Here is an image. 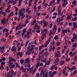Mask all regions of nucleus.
I'll list each match as a JSON object with an SVG mask.
<instances>
[{"label": "nucleus", "instance_id": "nucleus-1", "mask_svg": "<svg viewBox=\"0 0 77 77\" xmlns=\"http://www.w3.org/2000/svg\"><path fill=\"white\" fill-rule=\"evenodd\" d=\"M16 50H17V48L15 47L14 46H12L11 48V51H14L15 53L16 52Z\"/></svg>", "mask_w": 77, "mask_h": 77}, {"label": "nucleus", "instance_id": "nucleus-2", "mask_svg": "<svg viewBox=\"0 0 77 77\" xmlns=\"http://www.w3.org/2000/svg\"><path fill=\"white\" fill-rule=\"evenodd\" d=\"M30 61V60H29V58H28L25 60V62L26 63H29Z\"/></svg>", "mask_w": 77, "mask_h": 77}, {"label": "nucleus", "instance_id": "nucleus-3", "mask_svg": "<svg viewBox=\"0 0 77 77\" xmlns=\"http://www.w3.org/2000/svg\"><path fill=\"white\" fill-rule=\"evenodd\" d=\"M60 60V59L59 58H57L54 61V64H56V63H58L59 62V61Z\"/></svg>", "mask_w": 77, "mask_h": 77}, {"label": "nucleus", "instance_id": "nucleus-4", "mask_svg": "<svg viewBox=\"0 0 77 77\" xmlns=\"http://www.w3.org/2000/svg\"><path fill=\"white\" fill-rule=\"evenodd\" d=\"M65 63V61L64 60H62L60 63V65L63 66V64Z\"/></svg>", "mask_w": 77, "mask_h": 77}, {"label": "nucleus", "instance_id": "nucleus-5", "mask_svg": "<svg viewBox=\"0 0 77 77\" xmlns=\"http://www.w3.org/2000/svg\"><path fill=\"white\" fill-rule=\"evenodd\" d=\"M43 24L44 25V27H46L48 25V22L44 21Z\"/></svg>", "mask_w": 77, "mask_h": 77}, {"label": "nucleus", "instance_id": "nucleus-6", "mask_svg": "<svg viewBox=\"0 0 77 77\" xmlns=\"http://www.w3.org/2000/svg\"><path fill=\"white\" fill-rule=\"evenodd\" d=\"M20 68L22 72H26V70L24 69H23V67L22 66L20 67Z\"/></svg>", "mask_w": 77, "mask_h": 77}, {"label": "nucleus", "instance_id": "nucleus-7", "mask_svg": "<svg viewBox=\"0 0 77 77\" xmlns=\"http://www.w3.org/2000/svg\"><path fill=\"white\" fill-rule=\"evenodd\" d=\"M77 44L76 43H73V45H72L73 48H75L77 47Z\"/></svg>", "mask_w": 77, "mask_h": 77}, {"label": "nucleus", "instance_id": "nucleus-8", "mask_svg": "<svg viewBox=\"0 0 77 77\" xmlns=\"http://www.w3.org/2000/svg\"><path fill=\"white\" fill-rule=\"evenodd\" d=\"M62 32L63 34L65 33H66L67 32H68V30L67 29H63L62 30Z\"/></svg>", "mask_w": 77, "mask_h": 77}, {"label": "nucleus", "instance_id": "nucleus-9", "mask_svg": "<svg viewBox=\"0 0 77 77\" xmlns=\"http://www.w3.org/2000/svg\"><path fill=\"white\" fill-rule=\"evenodd\" d=\"M56 27H57V25H54L53 29V30L54 31L56 30V29H57V28H56Z\"/></svg>", "mask_w": 77, "mask_h": 77}, {"label": "nucleus", "instance_id": "nucleus-10", "mask_svg": "<svg viewBox=\"0 0 77 77\" xmlns=\"http://www.w3.org/2000/svg\"><path fill=\"white\" fill-rule=\"evenodd\" d=\"M50 41H51V39L50 38H48V40L46 42V43L47 44H48L50 42Z\"/></svg>", "mask_w": 77, "mask_h": 77}, {"label": "nucleus", "instance_id": "nucleus-11", "mask_svg": "<svg viewBox=\"0 0 77 77\" xmlns=\"http://www.w3.org/2000/svg\"><path fill=\"white\" fill-rule=\"evenodd\" d=\"M73 38L74 39H75L76 42H77V35H76L73 37Z\"/></svg>", "mask_w": 77, "mask_h": 77}, {"label": "nucleus", "instance_id": "nucleus-12", "mask_svg": "<svg viewBox=\"0 0 77 77\" xmlns=\"http://www.w3.org/2000/svg\"><path fill=\"white\" fill-rule=\"evenodd\" d=\"M44 49H43L40 51L39 53V55H42V53H44Z\"/></svg>", "mask_w": 77, "mask_h": 77}, {"label": "nucleus", "instance_id": "nucleus-13", "mask_svg": "<svg viewBox=\"0 0 77 77\" xmlns=\"http://www.w3.org/2000/svg\"><path fill=\"white\" fill-rule=\"evenodd\" d=\"M2 69H5V67H3V66L1 65L0 66V70H2Z\"/></svg>", "mask_w": 77, "mask_h": 77}, {"label": "nucleus", "instance_id": "nucleus-14", "mask_svg": "<svg viewBox=\"0 0 77 77\" xmlns=\"http://www.w3.org/2000/svg\"><path fill=\"white\" fill-rule=\"evenodd\" d=\"M77 16H75L74 18H72V21H76L77 20Z\"/></svg>", "mask_w": 77, "mask_h": 77}, {"label": "nucleus", "instance_id": "nucleus-15", "mask_svg": "<svg viewBox=\"0 0 77 77\" xmlns=\"http://www.w3.org/2000/svg\"><path fill=\"white\" fill-rule=\"evenodd\" d=\"M66 2H64V3H62V5H63V8H65L66 7Z\"/></svg>", "mask_w": 77, "mask_h": 77}, {"label": "nucleus", "instance_id": "nucleus-16", "mask_svg": "<svg viewBox=\"0 0 77 77\" xmlns=\"http://www.w3.org/2000/svg\"><path fill=\"white\" fill-rule=\"evenodd\" d=\"M60 55V54L59 53H56L55 55V56L56 57H58Z\"/></svg>", "mask_w": 77, "mask_h": 77}, {"label": "nucleus", "instance_id": "nucleus-17", "mask_svg": "<svg viewBox=\"0 0 77 77\" xmlns=\"http://www.w3.org/2000/svg\"><path fill=\"white\" fill-rule=\"evenodd\" d=\"M40 64V63H37V64L35 65V67L38 68V66L39 67L40 66V65H39Z\"/></svg>", "mask_w": 77, "mask_h": 77}, {"label": "nucleus", "instance_id": "nucleus-18", "mask_svg": "<svg viewBox=\"0 0 77 77\" xmlns=\"http://www.w3.org/2000/svg\"><path fill=\"white\" fill-rule=\"evenodd\" d=\"M75 68H76V67H75V66H74L73 67L71 68V71H72V70H74V69H75Z\"/></svg>", "mask_w": 77, "mask_h": 77}, {"label": "nucleus", "instance_id": "nucleus-19", "mask_svg": "<svg viewBox=\"0 0 77 77\" xmlns=\"http://www.w3.org/2000/svg\"><path fill=\"white\" fill-rule=\"evenodd\" d=\"M24 62V59H21L20 60V63L21 64H23Z\"/></svg>", "mask_w": 77, "mask_h": 77}, {"label": "nucleus", "instance_id": "nucleus-20", "mask_svg": "<svg viewBox=\"0 0 77 77\" xmlns=\"http://www.w3.org/2000/svg\"><path fill=\"white\" fill-rule=\"evenodd\" d=\"M56 10V8H55V7H54V8L53 9L50 11V13H52V12H53L54 11Z\"/></svg>", "mask_w": 77, "mask_h": 77}, {"label": "nucleus", "instance_id": "nucleus-21", "mask_svg": "<svg viewBox=\"0 0 77 77\" xmlns=\"http://www.w3.org/2000/svg\"><path fill=\"white\" fill-rule=\"evenodd\" d=\"M72 4L74 5L75 6H76V1L75 0L73 1L72 2Z\"/></svg>", "mask_w": 77, "mask_h": 77}, {"label": "nucleus", "instance_id": "nucleus-22", "mask_svg": "<svg viewBox=\"0 0 77 77\" xmlns=\"http://www.w3.org/2000/svg\"><path fill=\"white\" fill-rule=\"evenodd\" d=\"M39 75H40L39 73L38 72L36 74L35 76V77H39Z\"/></svg>", "mask_w": 77, "mask_h": 77}, {"label": "nucleus", "instance_id": "nucleus-23", "mask_svg": "<svg viewBox=\"0 0 77 77\" xmlns=\"http://www.w3.org/2000/svg\"><path fill=\"white\" fill-rule=\"evenodd\" d=\"M73 26L75 28V26L76 25V23L75 22H73Z\"/></svg>", "mask_w": 77, "mask_h": 77}, {"label": "nucleus", "instance_id": "nucleus-24", "mask_svg": "<svg viewBox=\"0 0 77 77\" xmlns=\"http://www.w3.org/2000/svg\"><path fill=\"white\" fill-rule=\"evenodd\" d=\"M27 34H25L23 36V39H25L27 37Z\"/></svg>", "mask_w": 77, "mask_h": 77}, {"label": "nucleus", "instance_id": "nucleus-25", "mask_svg": "<svg viewBox=\"0 0 77 77\" xmlns=\"http://www.w3.org/2000/svg\"><path fill=\"white\" fill-rule=\"evenodd\" d=\"M65 15H63V17H62L61 18L60 21H63V18H64V17H65Z\"/></svg>", "mask_w": 77, "mask_h": 77}, {"label": "nucleus", "instance_id": "nucleus-26", "mask_svg": "<svg viewBox=\"0 0 77 77\" xmlns=\"http://www.w3.org/2000/svg\"><path fill=\"white\" fill-rule=\"evenodd\" d=\"M14 58H11V59H10L9 61V63L10 62H13V61H14Z\"/></svg>", "mask_w": 77, "mask_h": 77}, {"label": "nucleus", "instance_id": "nucleus-27", "mask_svg": "<svg viewBox=\"0 0 77 77\" xmlns=\"http://www.w3.org/2000/svg\"><path fill=\"white\" fill-rule=\"evenodd\" d=\"M2 15H3V17H5V15H6V13L5 12L3 11L2 13Z\"/></svg>", "mask_w": 77, "mask_h": 77}, {"label": "nucleus", "instance_id": "nucleus-28", "mask_svg": "<svg viewBox=\"0 0 77 77\" xmlns=\"http://www.w3.org/2000/svg\"><path fill=\"white\" fill-rule=\"evenodd\" d=\"M70 18H71V16H70L69 15H68L67 17V20H69Z\"/></svg>", "mask_w": 77, "mask_h": 77}, {"label": "nucleus", "instance_id": "nucleus-29", "mask_svg": "<svg viewBox=\"0 0 77 77\" xmlns=\"http://www.w3.org/2000/svg\"><path fill=\"white\" fill-rule=\"evenodd\" d=\"M26 53V55H30V54H31V52L29 51H29H28Z\"/></svg>", "mask_w": 77, "mask_h": 77}, {"label": "nucleus", "instance_id": "nucleus-30", "mask_svg": "<svg viewBox=\"0 0 77 77\" xmlns=\"http://www.w3.org/2000/svg\"><path fill=\"white\" fill-rule=\"evenodd\" d=\"M44 72V70H42L41 71V72L40 73V76H41L42 75V74H43Z\"/></svg>", "mask_w": 77, "mask_h": 77}, {"label": "nucleus", "instance_id": "nucleus-31", "mask_svg": "<svg viewBox=\"0 0 77 77\" xmlns=\"http://www.w3.org/2000/svg\"><path fill=\"white\" fill-rule=\"evenodd\" d=\"M44 72V70H42L41 71V72L40 73V76H41L42 75V74H43Z\"/></svg>", "mask_w": 77, "mask_h": 77}, {"label": "nucleus", "instance_id": "nucleus-32", "mask_svg": "<svg viewBox=\"0 0 77 77\" xmlns=\"http://www.w3.org/2000/svg\"><path fill=\"white\" fill-rule=\"evenodd\" d=\"M41 39L42 41V40H44V35H42L41 36Z\"/></svg>", "mask_w": 77, "mask_h": 77}, {"label": "nucleus", "instance_id": "nucleus-33", "mask_svg": "<svg viewBox=\"0 0 77 77\" xmlns=\"http://www.w3.org/2000/svg\"><path fill=\"white\" fill-rule=\"evenodd\" d=\"M48 5V4H47V3H45L44 4V6L45 7V8H47V6Z\"/></svg>", "mask_w": 77, "mask_h": 77}, {"label": "nucleus", "instance_id": "nucleus-34", "mask_svg": "<svg viewBox=\"0 0 77 77\" xmlns=\"http://www.w3.org/2000/svg\"><path fill=\"white\" fill-rule=\"evenodd\" d=\"M77 70H75L74 71V72H73V75H75V74H76V73H77Z\"/></svg>", "mask_w": 77, "mask_h": 77}, {"label": "nucleus", "instance_id": "nucleus-35", "mask_svg": "<svg viewBox=\"0 0 77 77\" xmlns=\"http://www.w3.org/2000/svg\"><path fill=\"white\" fill-rule=\"evenodd\" d=\"M57 38H58V35H55L54 37V39L55 40H57Z\"/></svg>", "mask_w": 77, "mask_h": 77}, {"label": "nucleus", "instance_id": "nucleus-36", "mask_svg": "<svg viewBox=\"0 0 77 77\" xmlns=\"http://www.w3.org/2000/svg\"><path fill=\"white\" fill-rule=\"evenodd\" d=\"M1 65H2L3 66L5 64V61H2V62L1 63Z\"/></svg>", "mask_w": 77, "mask_h": 77}, {"label": "nucleus", "instance_id": "nucleus-37", "mask_svg": "<svg viewBox=\"0 0 77 77\" xmlns=\"http://www.w3.org/2000/svg\"><path fill=\"white\" fill-rule=\"evenodd\" d=\"M29 10H30L29 8H27L26 9V12L28 13Z\"/></svg>", "mask_w": 77, "mask_h": 77}, {"label": "nucleus", "instance_id": "nucleus-38", "mask_svg": "<svg viewBox=\"0 0 77 77\" xmlns=\"http://www.w3.org/2000/svg\"><path fill=\"white\" fill-rule=\"evenodd\" d=\"M40 15H41V14L40 13H38V12H37L36 13V16H38V17H39V16H40Z\"/></svg>", "mask_w": 77, "mask_h": 77}, {"label": "nucleus", "instance_id": "nucleus-39", "mask_svg": "<svg viewBox=\"0 0 77 77\" xmlns=\"http://www.w3.org/2000/svg\"><path fill=\"white\" fill-rule=\"evenodd\" d=\"M31 48H32V47H31V45H30L27 48V50L29 51V50H30Z\"/></svg>", "mask_w": 77, "mask_h": 77}, {"label": "nucleus", "instance_id": "nucleus-40", "mask_svg": "<svg viewBox=\"0 0 77 77\" xmlns=\"http://www.w3.org/2000/svg\"><path fill=\"white\" fill-rule=\"evenodd\" d=\"M15 66V65L14 64H13L11 66V68H14Z\"/></svg>", "mask_w": 77, "mask_h": 77}, {"label": "nucleus", "instance_id": "nucleus-41", "mask_svg": "<svg viewBox=\"0 0 77 77\" xmlns=\"http://www.w3.org/2000/svg\"><path fill=\"white\" fill-rule=\"evenodd\" d=\"M58 14L60 15V12H61V10H59V9H58Z\"/></svg>", "mask_w": 77, "mask_h": 77}, {"label": "nucleus", "instance_id": "nucleus-42", "mask_svg": "<svg viewBox=\"0 0 77 77\" xmlns=\"http://www.w3.org/2000/svg\"><path fill=\"white\" fill-rule=\"evenodd\" d=\"M26 30H27V29H24L23 30V33H26V32H27Z\"/></svg>", "mask_w": 77, "mask_h": 77}, {"label": "nucleus", "instance_id": "nucleus-43", "mask_svg": "<svg viewBox=\"0 0 77 77\" xmlns=\"http://www.w3.org/2000/svg\"><path fill=\"white\" fill-rule=\"evenodd\" d=\"M53 23H51L50 26H49V27L50 28V29H51V28H52V27H53Z\"/></svg>", "mask_w": 77, "mask_h": 77}, {"label": "nucleus", "instance_id": "nucleus-44", "mask_svg": "<svg viewBox=\"0 0 77 77\" xmlns=\"http://www.w3.org/2000/svg\"><path fill=\"white\" fill-rule=\"evenodd\" d=\"M23 12V11H22V10H20L19 11V14L18 15H20V14H21Z\"/></svg>", "mask_w": 77, "mask_h": 77}, {"label": "nucleus", "instance_id": "nucleus-45", "mask_svg": "<svg viewBox=\"0 0 77 77\" xmlns=\"http://www.w3.org/2000/svg\"><path fill=\"white\" fill-rule=\"evenodd\" d=\"M2 61H5L6 60V58L5 57H2Z\"/></svg>", "mask_w": 77, "mask_h": 77}, {"label": "nucleus", "instance_id": "nucleus-46", "mask_svg": "<svg viewBox=\"0 0 77 77\" xmlns=\"http://www.w3.org/2000/svg\"><path fill=\"white\" fill-rule=\"evenodd\" d=\"M48 55V52L46 51L45 53V56H47V55Z\"/></svg>", "mask_w": 77, "mask_h": 77}, {"label": "nucleus", "instance_id": "nucleus-47", "mask_svg": "<svg viewBox=\"0 0 77 77\" xmlns=\"http://www.w3.org/2000/svg\"><path fill=\"white\" fill-rule=\"evenodd\" d=\"M21 31H19L18 32H17L16 33V35H19V34H20V33H21Z\"/></svg>", "mask_w": 77, "mask_h": 77}, {"label": "nucleus", "instance_id": "nucleus-48", "mask_svg": "<svg viewBox=\"0 0 77 77\" xmlns=\"http://www.w3.org/2000/svg\"><path fill=\"white\" fill-rule=\"evenodd\" d=\"M11 74H12V75H14V71H13V70L11 69Z\"/></svg>", "mask_w": 77, "mask_h": 77}, {"label": "nucleus", "instance_id": "nucleus-49", "mask_svg": "<svg viewBox=\"0 0 77 77\" xmlns=\"http://www.w3.org/2000/svg\"><path fill=\"white\" fill-rule=\"evenodd\" d=\"M21 46L19 47L18 48V51H20V50H21Z\"/></svg>", "mask_w": 77, "mask_h": 77}, {"label": "nucleus", "instance_id": "nucleus-50", "mask_svg": "<svg viewBox=\"0 0 77 77\" xmlns=\"http://www.w3.org/2000/svg\"><path fill=\"white\" fill-rule=\"evenodd\" d=\"M34 10L35 11H37V8H36V6H34Z\"/></svg>", "mask_w": 77, "mask_h": 77}, {"label": "nucleus", "instance_id": "nucleus-51", "mask_svg": "<svg viewBox=\"0 0 77 77\" xmlns=\"http://www.w3.org/2000/svg\"><path fill=\"white\" fill-rule=\"evenodd\" d=\"M66 0H64L63 1V2H65V3H65V4H66V5H68V2H67V1Z\"/></svg>", "mask_w": 77, "mask_h": 77}, {"label": "nucleus", "instance_id": "nucleus-52", "mask_svg": "<svg viewBox=\"0 0 77 77\" xmlns=\"http://www.w3.org/2000/svg\"><path fill=\"white\" fill-rule=\"evenodd\" d=\"M34 49L35 50H38V46H36L34 48Z\"/></svg>", "mask_w": 77, "mask_h": 77}, {"label": "nucleus", "instance_id": "nucleus-53", "mask_svg": "<svg viewBox=\"0 0 77 77\" xmlns=\"http://www.w3.org/2000/svg\"><path fill=\"white\" fill-rule=\"evenodd\" d=\"M27 70H28V71H30L32 70V68H27Z\"/></svg>", "mask_w": 77, "mask_h": 77}, {"label": "nucleus", "instance_id": "nucleus-54", "mask_svg": "<svg viewBox=\"0 0 77 77\" xmlns=\"http://www.w3.org/2000/svg\"><path fill=\"white\" fill-rule=\"evenodd\" d=\"M29 23V21L28 20H26L25 22V24H28Z\"/></svg>", "mask_w": 77, "mask_h": 77}, {"label": "nucleus", "instance_id": "nucleus-55", "mask_svg": "<svg viewBox=\"0 0 77 77\" xmlns=\"http://www.w3.org/2000/svg\"><path fill=\"white\" fill-rule=\"evenodd\" d=\"M34 42L35 44V45H37L38 44V42H36V40H35Z\"/></svg>", "mask_w": 77, "mask_h": 77}, {"label": "nucleus", "instance_id": "nucleus-56", "mask_svg": "<svg viewBox=\"0 0 77 77\" xmlns=\"http://www.w3.org/2000/svg\"><path fill=\"white\" fill-rule=\"evenodd\" d=\"M60 42H58L56 44L57 46H59V45H60Z\"/></svg>", "mask_w": 77, "mask_h": 77}, {"label": "nucleus", "instance_id": "nucleus-57", "mask_svg": "<svg viewBox=\"0 0 77 77\" xmlns=\"http://www.w3.org/2000/svg\"><path fill=\"white\" fill-rule=\"evenodd\" d=\"M33 49H34V48H31L30 49V50H29V51H30L31 52L32 51H33Z\"/></svg>", "mask_w": 77, "mask_h": 77}, {"label": "nucleus", "instance_id": "nucleus-58", "mask_svg": "<svg viewBox=\"0 0 77 77\" xmlns=\"http://www.w3.org/2000/svg\"><path fill=\"white\" fill-rule=\"evenodd\" d=\"M52 74L53 75H54L55 74H56V71H55L53 72Z\"/></svg>", "mask_w": 77, "mask_h": 77}, {"label": "nucleus", "instance_id": "nucleus-59", "mask_svg": "<svg viewBox=\"0 0 77 77\" xmlns=\"http://www.w3.org/2000/svg\"><path fill=\"white\" fill-rule=\"evenodd\" d=\"M38 9H39V10H40L41 9V6H38Z\"/></svg>", "mask_w": 77, "mask_h": 77}, {"label": "nucleus", "instance_id": "nucleus-60", "mask_svg": "<svg viewBox=\"0 0 77 77\" xmlns=\"http://www.w3.org/2000/svg\"><path fill=\"white\" fill-rule=\"evenodd\" d=\"M36 32L37 33H40L41 32V31H40V30H37L36 31Z\"/></svg>", "mask_w": 77, "mask_h": 77}, {"label": "nucleus", "instance_id": "nucleus-61", "mask_svg": "<svg viewBox=\"0 0 77 77\" xmlns=\"http://www.w3.org/2000/svg\"><path fill=\"white\" fill-rule=\"evenodd\" d=\"M66 72L65 71V70H64V69H63V74H64V75H65V74Z\"/></svg>", "mask_w": 77, "mask_h": 77}, {"label": "nucleus", "instance_id": "nucleus-62", "mask_svg": "<svg viewBox=\"0 0 77 77\" xmlns=\"http://www.w3.org/2000/svg\"><path fill=\"white\" fill-rule=\"evenodd\" d=\"M52 71H49L48 73V75H50V74H51L52 73Z\"/></svg>", "mask_w": 77, "mask_h": 77}, {"label": "nucleus", "instance_id": "nucleus-63", "mask_svg": "<svg viewBox=\"0 0 77 77\" xmlns=\"http://www.w3.org/2000/svg\"><path fill=\"white\" fill-rule=\"evenodd\" d=\"M55 66H52L51 68L50 69L51 70H53V68H54V67Z\"/></svg>", "mask_w": 77, "mask_h": 77}, {"label": "nucleus", "instance_id": "nucleus-64", "mask_svg": "<svg viewBox=\"0 0 77 77\" xmlns=\"http://www.w3.org/2000/svg\"><path fill=\"white\" fill-rule=\"evenodd\" d=\"M72 23L71 22H70L69 23V26H72Z\"/></svg>", "mask_w": 77, "mask_h": 77}]
</instances>
